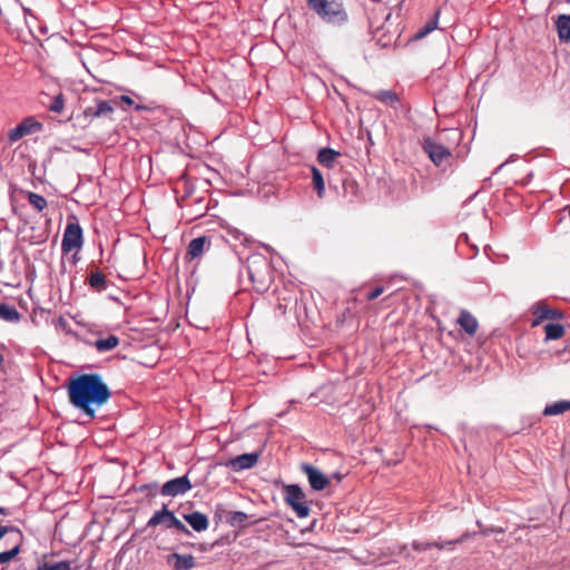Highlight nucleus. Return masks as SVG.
Instances as JSON below:
<instances>
[{
	"mask_svg": "<svg viewBox=\"0 0 570 570\" xmlns=\"http://www.w3.org/2000/svg\"><path fill=\"white\" fill-rule=\"evenodd\" d=\"M70 403L91 419L96 415L94 406H101L111 396V391L98 373H86L69 383Z\"/></svg>",
	"mask_w": 570,
	"mask_h": 570,
	"instance_id": "f257e3e1",
	"label": "nucleus"
},
{
	"mask_svg": "<svg viewBox=\"0 0 570 570\" xmlns=\"http://www.w3.org/2000/svg\"><path fill=\"white\" fill-rule=\"evenodd\" d=\"M307 3L326 23L341 26L347 21V13L341 0H307Z\"/></svg>",
	"mask_w": 570,
	"mask_h": 570,
	"instance_id": "f03ea898",
	"label": "nucleus"
},
{
	"mask_svg": "<svg viewBox=\"0 0 570 570\" xmlns=\"http://www.w3.org/2000/svg\"><path fill=\"white\" fill-rule=\"evenodd\" d=\"M248 278L258 292L267 289L271 281V266L262 254H252L246 261Z\"/></svg>",
	"mask_w": 570,
	"mask_h": 570,
	"instance_id": "7ed1b4c3",
	"label": "nucleus"
},
{
	"mask_svg": "<svg viewBox=\"0 0 570 570\" xmlns=\"http://www.w3.org/2000/svg\"><path fill=\"white\" fill-rule=\"evenodd\" d=\"M157 525H163L166 529H176L185 534H190L188 528L177 519L175 513L170 511L166 504H164L160 510L156 511L146 524L147 528H155Z\"/></svg>",
	"mask_w": 570,
	"mask_h": 570,
	"instance_id": "20e7f679",
	"label": "nucleus"
},
{
	"mask_svg": "<svg viewBox=\"0 0 570 570\" xmlns=\"http://www.w3.org/2000/svg\"><path fill=\"white\" fill-rule=\"evenodd\" d=\"M285 502L295 511L301 519L308 517L311 509L305 503V493L297 484H288L284 487Z\"/></svg>",
	"mask_w": 570,
	"mask_h": 570,
	"instance_id": "39448f33",
	"label": "nucleus"
},
{
	"mask_svg": "<svg viewBox=\"0 0 570 570\" xmlns=\"http://www.w3.org/2000/svg\"><path fill=\"white\" fill-rule=\"evenodd\" d=\"M83 244L82 238V228L78 223H68L62 240H61V249L63 253H69L73 249H80Z\"/></svg>",
	"mask_w": 570,
	"mask_h": 570,
	"instance_id": "423d86ee",
	"label": "nucleus"
},
{
	"mask_svg": "<svg viewBox=\"0 0 570 570\" xmlns=\"http://www.w3.org/2000/svg\"><path fill=\"white\" fill-rule=\"evenodd\" d=\"M422 149L435 166H441L445 160H448L451 157L450 149L436 142L431 137H425L423 139Z\"/></svg>",
	"mask_w": 570,
	"mask_h": 570,
	"instance_id": "0eeeda50",
	"label": "nucleus"
},
{
	"mask_svg": "<svg viewBox=\"0 0 570 570\" xmlns=\"http://www.w3.org/2000/svg\"><path fill=\"white\" fill-rule=\"evenodd\" d=\"M41 129V122L36 120L35 117H27L19 125L9 130L8 138L11 142H16L22 137L38 132Z\"/></svg>",
	"mask_w": 570,
	"mask_h": 570,
	"instance_id": "6e6552de",
	"label": "nucleus"
},
{
	"mask_svg": "<svg viewBox=\"0 0 570 570\" xmlns=\"http://www.w3.org/2000/svg\"><path fill=\"white\" fill-rule=\"evenodd\" d=\"M191 488V482L186 474L165 482L161 485L160 493L164 497L175 498L187 493Z\"/></svg>",
	"mask_w": 570,
	"mask_h": 570,
	"instance_id": "1a4fd4ad",
	"label": "nucleus"
},
{
	"mask_svg": "<svg viewBox=\"0 0 570 570\" xmlns=\"http://www.w3.org/2000/svg\"><path fill=\"white\" fill-rule=\"evenodd\" d=\"M301 470L306 474L308 483L314 491H323L330 484L328 476L312 464L304 463Z\"/></svg>",
	"mask_w": 570,
	"mask_h": 570,
	"instance_id": "9d476101",
	"label": "nucleus"
},
{
	"mask_svg": "<svg viewBox=\"0 0 570 570\" xmlns=\"http://www.w3.org/2000/svg\"><path fill=\"white\" fill-rule=\"evenodd\" d=\"M261 455L259 452L244 453L228 460L225 465L234 472H240L244 470L252 469L258 461Z\"/></svg>",
	"mask_w": 570,
	"mask_h": 570,
	"instance_id": "9b49d317",
	"label": "nucleus"
},
{
	"mask_svg": "<svg viewBox=\"0 0 570 570\" xmlns=\"http://www.w3.org/2000/svg\"><path fill=\"white\" fill-rule=\"evenodd\" d=\"M210 248V238L207 236H198L191 239L187 247L186 258L190 262L200 257Z\"/></svg>",
	"mask_w": 570,
	"mask_h": 570,
	"instance_id": "f8f14e48",
	"label": "nucleus"
},
{
	"mask_svg": "<svg viewBox=\"0 0 570 570\" xmlns=\"http://www.w3.org/2000/svg\"><path fill=\"white\" fill-rule=\"evenodd\" d=\"M167 563L175 570H191L196 566V560L191 554L171 553L167 557Z\"/></svg>",
	"mask_w": 570,
	"mask_h": 570,
	"instance_id": "ddd939ff",
	"label": "nucleus"
},
{
	"mask_svg": "<svg viewBox=\"0 0 570 570\" xmlns=\"http://www.w3.org/2000/svg\"><path fill=\"white\" fill-rule=\"evenodd\" d=\"M184 519L197 532L207 530L209 525L207 515L198 511L184 514Z\"/></svg>",
	"mask_w": 570,
	"mask_h": 570,
	"instance_id": "4468645a",
	"label": "nucleus"
},
{
	"mask_svg": "<svg viewBox=\"0 0 570 570\" xmlns=\"http://www.w3.org/2000/svg\"><path fill=\"white\" fill-rule=\"evenodd\" d=\"M535 318L532 323V326L539 325L544 320H558L562 317V313L547 307L546 305H539L533 312Z\"/></svg>",
	"mask_w": 570,
	"mask_h": 570,
	"instance_id": "2eb2a0df",
	"label": "nucleus"
},
{
	"mask_svg": "<svg viewBox=\"0 0 570 570\" xmlns=\"http://www.w3.org/2000/svg\"><path fill=\"white\" fill-rule=\"evenodd\" d=\"M458 323L469 335H474L478 331V321L468 311H461Z\"/></svg>",
	"mask_w": 570,
	"mask_h": 570,
	"instance_id": "dca6fc26",
	"label": "nucleus"
},
{
	"mask_svg": "<svg viewBox=\"0 0 570 570\" xmlns=\"http://www.w3.org/2000/svg\"><path fill=\"white\" fill-rule=\"evenodd\" d=\"M463 539H464V537H462L460 539H456V540L445 541V542H439V541H434V542L414 541L412 543V548L415 551H417V552L426 551L428 549L433 548V547L442 550L446 546H452V544L461 543L463 541Z\"/></svg>",
	"mask_w": 570,
	"mask_h": 570,
	"instance_id": "f3484780",
	"label": "nucleus"
},
{
	"mask_svg": "<svg viewBox=\"0 0 570 570\" xmlns=\"http://www.w3.org/2000/svg\"><path fill=\"white\" fill-rule=\"evenodd\" d=\"M366 95L386 106H394L400 100L397 94L393 90L366 91Z\"/></svg>",
	"mask_w": 570,
	"mask_h": 570,
	"instance_id": "a211bd4d",
	"label": "nucleus"
},
{
	"mask_svg": "<svg viewBox=\"0 0 570 570\" xmlns=\"http://www.w3.org/2000/svg\"><path fill=\"white\" fill-rule=\"evenodd\" d=\"M112 112L114 107L107 100H100L97 102L95 108L88 107L86 109V115L92 117H109Z\"/></svg>",
	"mask_w": 570,
	"mask_h": 570,
	"instance_id": "6ab92c4d",
	"label": "nucleus"
},
{
	"mask_svg": "<svg viewBox=\"0 0 570 570\" xmlns=\"http://www.w3.org/2000/svg\"><path fill=\"white\" fill-rule=\"evenodd\" d=\"M341 154L332 148H328V147H325V148H321L318 154H317V160L321 165L327 167V168H332L336 158L340 156Z\"/></svg>",
	"mask_w": 570,
	"mask_h": 570,
	"instance_id": "aec40b11",
	"label": "nucleus"
},
{
	"mask_svg": "<svg viewBox=\"0 0 570 570\" xmlns=\"http://www.w3.org/2000/svg\"><path fill=\"white\" fill-rule=\"evenodd\" d=\"M92 345L99 353H105L114 350L119 345V338L116 335H108L105 338L96 340Z\"/></svg>",
	"mask_w": 570,
	"mask_h": 570,
	"instance_id": "412c9836",
	"label": "nucleus"
},
{
	"mask_svg": "<svg viewBox=\"0 0 570 570\" xmlns=\"http://www.w3.org/2000/svg\"><path fill=\"white\" fill-rule=\"evenodd\" d=\"M0 320L9 323H18L21 320V314L14 306L0 303Z\"/></svg>",
	"mask_w": 570,
	"mask_h": 570,
	"instance_id": "4be33fe9",
	"label": "nucleus"
},
{
	"mask_svg": "<svg viewBox=\"0 0 570 570\" xmlns=\"http://www.w3.org/2000/svg\"><path fill=\"white\" fill-rule=\"evenodd\" d=\"M567 411H570V401L560 400L558 402L547 404L543 410V415L554 416V415H560Z\"/></svg>",
	"mask_w": 570,
	"mask_h": 570,
	"instance_id": "5701e85b",
	"label": "nucleus"
},
{
	"mask_svg": "<svg viewBox=\"0 0 570 570\" xmlns=\"http://www.w3.org/2000/svg\"><path fill=\"white\" fill-rule=\"evenodd\" d=\"M558 36L561 41L570 39V14H560L556 21Z\"/></svg>",
	"mask_w": 570,
	"mask_h": 570,
	"instance_id": "b1692460",
	"label": "nucleus"
},
{
	"mask_svg": "<svg viewBox=\"0 0 570 570\" xmlns=\"http://www.w3.org/2000/svg\"><path fill=\"white\" fill-rule=\"evenodd\" d=\"M440 18V9H438L432 19H430L422 28L417 30L414 38L422 39L426 37L429 33L438 29Z\"/></svg>",
	"mask_w": 570,
	"mask_h": 570,
	"instance_id": "393cba45",
	"label": "nucleus"
},
{
	"mask_svg": "<svg viewBox=\"0 0 570 570\" xmlns=\"http://www.w3.org/2000/svg\"><path fill=\"white\" fill-rule=\"evenodd\" d=\"M50 101L48 104L43 102L46 108L55 114H61L65 110V96L62 92H58L53 97H49Z\"/></svg>",
	"mask_w": 570,
	"mask_h": 570,
	"instance_id": "a878e982",
	"label": "nucleus"
},
{
	"mask_svg": "<svg viewBox=\"0 0 570 570\" xmlns=\"http://www.w3.org/2000/svg\"><path fill=\"white\" fill-rule=\"evenodd\" d=\"M88 284L92 289L97 292H104L108 287V283L105 275L99 272L90 274L88 278Z\"/></svg>",
	"mask_w": 570,
	"mask_h": 570,
	"instance_id": "bb28decb",
	"label": "nucleus"
},
{
	"mask_svg": "<svg viewBox=\"0 0 570 570\" xmlns=\"http://www.w3.org/2000/svg\"><path fill=\"white\" fill-rule=\"evenodd\" d=\"M311 170H312L313 185H314V188L316 189L317 196L320 198H323L324 193H325L324 177H323L321 170L318 168H316L315 166H312Z\"/></svg>",
	"mask_w": 570,
	"mask_h": 570,
	"instance_id": "cd10ccee",
	"label": "nucleus"
},
{
	"mask_svg": "<svg viewBox=\"0 0 570 570\" xmlns=\"http://www.w3.org/2000/svg\"><path fill=\"white\" fill-rule=\"evenodd\" d=\"M546 340H558L564 334V327L561 324L549 323L544 326Z\"/></svg>",
	"mask_w": 570,
	"mask_h": 570,
	"instance_id": "c85d7f7f",
	"label": "nucleus"
},
{
	"mask_svg": "<svg viewBox=\"0 0 570 570\" xmlns=\"http://www.w3.org/2000/svg\"><path fill=\"white\" fill-rule=\"evenodd\" d=\"M248 515L243 511H233L227 515V522L233 527H244Z\"/></svg>",
	"mask_w": 570,
	"mask_h": 570,
	"instance_id": "c756f323",
	"label": "nucleus"
},
{
	"mask_svg": "<svg viewBox=\"0 0 570 570\" xmlns=\"http://www.w3.org/2000/svg\"><path fill=\"white\" fill-rule=\"evenodd\" d=\"M27 196L29 204L38 212H42L47 207V200L43 196L32 191H29Z\"/></svg>",
	"mask_w": 570,
	"mask_h": 570,
	"instance_id": "7c9ffc66",
	"label": "nucleus"
},
{
	"mask_svg": "<svg viewBox=\"0 0 570 570\" xmlns=\"http://www.w3.org/2000/svg\"><path fill=\"white\" fill-rule=\"evenodd\" d=\"M20 552V546L16 544L8 551L0 552V564L11 561Z\"/></svg>",
	"mask_w": 570,
	"mask_h": 570,
	"instance_id": "2f4dec72",
	"label": "nucleus"
},
{
	"mask_svg": "<svg viewBox=\"0 0 570 570\" xmlns=\"http://www.w3.org/2000/svg\"><path fill=\"white\" fill-rule=\"evenodd\" d=\"M343 187L345 193L350 191L351 194L355 195L357 191V184L351 178L343 179Z\"/></svg>",
	"mask_w": 570,
	"mask_h": 570,
	"instance_id": "473e14b6",
	"label": "nucleus"
},
{
	"mask_svg": "<svg viewBox=\"0 0 570 570\" xmlns=\"http://www.w3.org/2000/svg\"><path fill=\"white\" fill-rule=\"evenodd\" d=\"M10 532H16L18 533L19 537H22V533L21 531L13 527V525H1L0 527V540L7 534V533H10Z\"/></svg>",
	"mask_w": 570,
	"mask_h": 570,
	"instance_id": "72a5a7b5",
	"label": "nucleus"
},
{
	"mask_svg": "<svg viewBox=\"0 0 570 570\" xmlns=\"http://www.w3.org/2000/svg\"><path fill=\"white\" fill-rule=\"evenodd\" d=\"M384 292V287L383 286H376L374 287L372 291H370L367 294H366V299L367 301H374L382 293Z\"/></svg>",
	"mask_w": 570,
	"mask_h": 570,
	"instance_id": "f704fd0d",
	"label": "nucleus"
},
{
	"mask_svg": "<svg viewBox=\"0 0 570 570\" xmlns=\"http://www.w3.org/2000/svg\"><path fill=\"white\" fill-rule=\"evenodd\" d=\"M121 100L125 104H127V105H132L134 104L132 99L130 97H128V96H121Z\"/></svg>",
	"mask_w": 570,
	"mask_h": 570,
	"instance_id": "c9c22d12",
	"label": "nucleus"
},
{
	"mask_svg": "<svg viewBox=\"0 0 570 570\" xmlns=\"http://www.w3.org/2000/svg\"><path fill=\"white\" fill-rule=\"evenodd\" d=\"M151 488L156 489L157 484L156 483H154V484H145L144 487H141L142 490H148V489H151Z\"/></svg>",
	"mask_w": 570,
	"mask_h": 570,
	"instance_id": "e433bc0d",
	"label": "nucleus"
},
{
	"mask_svg": "<svg viewBox=\"0 0 570 570\" xmlns=\"http://www.w3.org/2000/svg\"><path fill=\"white\" fill-rule=\"evenodd\" d=\"M0 514L8 515L9 511L6 508L0 507Z\"/></svg>",
	"mask_w": 570,
	"mask_h": 570,
	"instance_id": "4c0bfd02",
	"label": "nucleus"
},
{
	"mask_svg": "<svg viewBox=\"0 0 570 570\" xmlns=\"http://www.w3.org/2000/svg\"><path fill=\"white\" fill-rule=\"evenodd\" d=\"M135 109H136V110H146L147 108H146V107H144V106L137 105V106L135 107Z\"/></svg>",
	"mask_w": 570,
	"mask_h": 570,
	"instance_id": "58836bf2",
	"label": "nucleus"
},
{
	"mask_svg": "<svg viewBox=\"0 0 570 570\" xmlns=\"http://www.w3.org/2000/svg\"><path fill=\"white\" fill-rule=\"evenodd\" d=\"M333 476L338 481L341 480V475L338 473L333 474Z\"/></svg>",
	"mask_w": 570,
	"mask_h": 570,
	"instance_id": "ea45409f",
	"label": "nucleus"
}]
</instances>
